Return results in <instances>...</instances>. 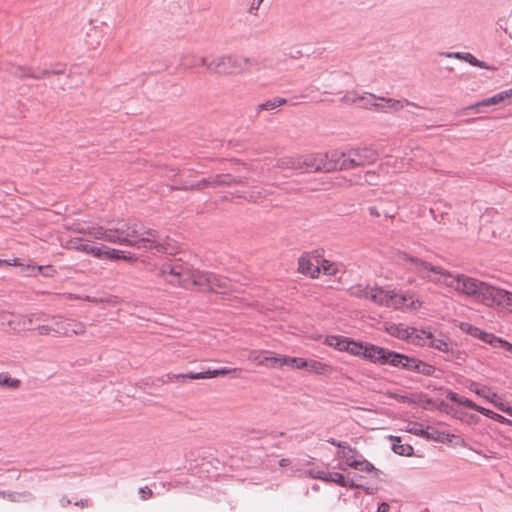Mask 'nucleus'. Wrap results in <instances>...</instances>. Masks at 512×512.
I'll list each match as a JSON object with an SVG mask.
<instances>
[{"instance_id":"nucleus-45","label":"nucleus","mask_w":512,"mask_h":512,"mask_svg":"<svg viewBox=\"0 0 512 512\" xmlns=\"http://www.w3.org/2000/svg\"><path fill=\"white\" fill-rule=\"evenodd\" d=\"M263 1L264 0H252V2L249 5L248 12L250 14H254L255 15Z\"/></svg>"},{"instance_id":"nucleus-16","label":"nucleus","mask_w":512,"mask_h":512,"mask_svg":"<svg viewBox=\"0 0 512 512\" xmlns=\"http://www.w3.org/2000/svg\"><path fill=\"white\" fill-rule=\"evenodd\" d=\"M52 326L54 334L59 336L79 335L85 332V325L73 319L62 317H52Z\"/></svg>"},{"instance_id":"nucleus-47","label":"nucleus","mask_w":512,"mask_h":512,"mask_svg":"<svg viewBox=\"0 0 512 512\" xmlns=\"http://www.w3.org/2000/svg\"><path fill=\"white\" fill-rule=\"evenodd\" d=\"M262 198V193L260 191H252L249 200L258 202Z\"/></svg>"},{"instance_id":"nucleus-24","label":"nucleus","mask_w":512,"mask_h":512,"mask_svg":"<svg viewBox=\"0 0 512 512\" xmlns=\"http://www.w3.org/2000/svg\"><path fill=\"white\" fill-rule=\"evenodd\" d=\"M237 179L229 174H221L216 175L214 177H209L207 179H203L196 184H192L190 189H201L207 186H215V185H232L237 183Z\"/></svg>"},{"instance_id":"nucleus-17","label":"nucleus","mask_w":512,"mask_h":512,"mask_svg":"<svg viewBox=\"0 0 512 512\" xmlns=\"http://www.w3.org/2000/svg\"><path fill=\"white\" fill-rule=\"evenodd\" d=\"M396 367H401L408 371H414L427 376L432 375L435 371L434 366L401 353Z\"/></svg>"},{"instance_id":"nucleus-6","label":"nucleus","mask_w":512,"mask_h":512,"mask_svg":"<svg viewBox=\"0 0 512 512\" xmlns=\"http://www.w3.org/2000/svg\"><path fill=\"white\" fill-rule=\"evenodd\" d=\"M488 286L489 284L464 274H450V289L461 295L475 297L481 303Z\"/></svg>"},{"instance_id":"nucleus-56","label":"nucleus","mask_w":512,"mask_h":512,"mask_svg":"<svg viewBox=\"0 0 512 512\" xmlns=\"http://www.w3.org/2000/svg\"><path fill=\"white\" fill-rule=\"evenodd\" d=\"M386 216H388V217H392L393 215H392V214H389V213H386Z\"/></svg>"},{"instance_id":"nucleus-25","label":"nucleus","mask_w":512,"mask_h":512,"mask_svg":"<svg viewBox=\"0 0 512 512\" xmlns=\"http://www.w3.org/2000/svg\"><path fill=\"white\" fill-rule=\"evenodd\" d=\"M500 104H504V105L508 104L503 91L476 103L475 105L471 106L470 108L473 109L475 112L479 113L481 111L480 108L483 106L500 105Z\"/></svg>"},{"instance_id":"nucleus-37","label":"nucleus","mask_w":512,"mask_h":512,"mask_svg":"<svg viewBox=\"0 0 512 512\" xmlns=\"http://www.w3.org/2000/svg\"><path fill=\"white\" fill-rule=\"evenodd\" d=\"M4 497H7L12 502H20V501H30L33 496L30 492H11V493H2Z\"/></svg>"},{"instance_id":"nucleus-35","label":"nucleus","mask_w":512,"mask_h":512,"mask_svg":"<svg viewBox=\"0 0 512 512\" xmlns=\"http://www.w3.org/2000/svg\"><path fill=\"white\" fill-rule=\"evenodd\" d=\"M112 250L113 249L105 245L95 243L93 246V250H91V255L99 259H109V255Z\"/></svg>"},{"instance_id":"nucleus-7","label":"nucleus","mask_w":512,"mask_h":512,"mask_svg":"<svg viewBox=\"0 0 512 512\" xmlns=\"http://www.w3.org/2000/svg\"><path fill=\"white\" fill-rule=\"evenodd\" d=\"M456 325L460 328L464 333L482 341L483 343L489 345L493 349H503L508 354L512 355V343L506 341L505 339L496 336L491 332H487L481 328L473 326L470 323L459 322Z\"/></svg>"},{"instance_id":"nucleus-20","label":"nucleus","mask_w":512,"mask_h":512,"mask_svg":"<svg viewBox=\"0 0 512 512\" xmlns=\"http://www.w3.org/2000/svg\"><path fill=\"white\" fill-rule=\"evenodd\" d=\"M475 393L487 400L500 411L512 417V406L505 404L502 397L499 396L496 392L492 391L490 388L480 387L475 389Z\"/></svg>"},{"instance_id":"nucleus-15","label":"nucleus","mask_w":512,"mask_h":512,"mask_svg":"<svg viewBox=\"0 0 512 512\" xmlns=\"http://www.w3.org/2000/svg\"><path fill=\"white\" fill-rule=\"evenodd\" d=\"M325 343L339 351H346L354 356L362 357L365 344L362 342L351 340L344 336L330 335L326 337Z\"/></svg>"},{"instance_id":"nucleus-2","label":"nucleus","mask_w":512,"mask_h":512,"mask_svg":"<svg viewBox=\"0 0 512 512\" xmlns=\"http://www.w3.org/2000/svg\"><path fill=\"white\" fill-rule=\"evenodd\" d=\"M159 275L166 282L185 289L195 286L201 291L225 293L232 288L231 281L226 277L194 270L190 264L181 259L169 260L163 263L159 269Z\"/></svg>"},{"instance_id":"nucleus-31","label":"nucleus","mask_w":512,"mask_h":512,"mask_svg":"<svg viewBox=\"0 0 512 512\" xmlns=\"http://www.w3.org/2000/svg\"><path fill=\"white\" fill-rule=\"evenodd\" d=\"M392 450L401 456H411L413 454V447L409 444L401 443L399 437H394V442L392 444Z\"/></svg>"},{"instance_id":"nucleus-27","label":"nucleus","mask_w":512,"mask_h":512,"mask_svg":"<svg viewBox=\"0 0 512 512\" xmlns=\"http://www.w3.org/2000/svg\"><path fill=\"white\" fill-rule=\"evenodd\" d=\"M209 64L206 57H198L196 55H187L182 58L181 66L184 69H192L195 67L205 66Z\"/></svg>"},{"instance_id":"nucleus-34","label":"nucleus","mask_w":512,"mask_h":512,"mask_svg":"<svg viewBox=\"0 0 512 512\" xmlns=\"http://www.w3.org/2000/svg\"><path fill=\"white\" fill-rule=\"evenodd\" d=\"M371 286L369 285H355L350 288V294L354 297L361 299H369L370 298Z\"/></svg>"},{"instance_id":"nucleus-36","label":"nucleus","mask_w":512,"mask_h":512,"mask_svg":"<svg viewBox=\"0 0 512 512\" xmlns=\"http://www.w3.org/2000/svg\"><path fill=\"white\" fill-rule=\"evenodd\" d=\"M20 380L11 378L8 373H0V386L11 389H17L20 386Z\"/></svg>"},{"instance_id":"nucleus-9","label":"nucleus","mask_w":512,"mask_h":512,"mask_svg":"<svg viewBox=\"0 0 512 512\" xmlns=\"http://www.w3.org/2000/svg\"><path fill=\"white\" fill-rule=\"evenodd\" d=\"M331 151L325 154H311L298 158L300 172H330L336 170V161H332Z\"/></svg>"},{"instance_id":"nucleus-46","label":"nucleus","mask_w":512,"mask_h":512,"mask_svg":"<svg viewBox=\"0 0 512 512\" xmlns=\"http://www.w3.org/2000/svg\"><path fill=\"white\" fill-rule=\"evenodd\" d=\"M139 494L143 500H146L152 496L153 492L149 487H143V488H140Z\"/></svg>"},{"instance_id":"nucleus-10","label":"nucleus","mask_w":512,"mask_h":512,"mask_svg":"<svg viewBox=\"0 0 512 512\" xmlns=\"http://www.w3.org/2000/svg\"><path fill=\"white\" fill-rule=\"evenodd\" d=\"M403 257L413 265L414 270L420 275V277L435 283L441 282L442 280L446 281L448 275L442 268L406 254H403Z\"/></svg>"},{"instance_id":"nucleus-28","label":"nucleus","mask_w":512,"mask_h":512,"mask_svg":"<svg viewBox=\"0 0 512 512\" xmlns=\"http://www.w3.org/2000/svg\"><path fill=\"white\" fill-rule=\"evenodd\" d=\"M405 430L411 434L416 436H421L424 438H431L432 433L429 431V427H425L423 424L418 422H409L407 423Z\"/></svg>"},{"instance_id":"nucleus-23","label":"nucleus","mask_w":512,"mask_h":512,"mask_svg":"<svg viewBox=\"0 0 512 512\" xmlns=\"http://www.w3.org/2000/svg\"><path fill=\"white\" fill-rule=\"evenodd\" d=\"M248 359L258 366L277 368L278 356L269 351L252 350L248 355Z\"/></svg>"},{"instance_id":"nucleus-41","label":"nucleus","mask_w":512,"mask_h":512,"mask_svg":"<svg viewBox=\"0 0 512 512\" xmlns=\"http://www.w3.org/2000/svg\"><path fill=\"white\" fill-rule=\"evenodd\" d=\"M453 56L458 58V59H464V60H466L467 62H469L470 64H472L474 66H478V67H481V68H487V66L483 62H480L473 55H471L469 53H466L463 56H461L459 53H455Z\"/></svg>"},{"instance_id":"nucleus-32","label":"nucleus","mask_w":512,"mask_h":512,"mask_svg":"<svg viewBox=\"0 0 512 512\" xmlns=\"http://www.w3.org/2000/svg\"><path fill=\"white\" fill-rule=\"evenodd\" d=\"M11 73H13L17 77L28 76V77L39 79V78L45 76L46 74H49L50 72L47 70H44L41 72V74H36V73L32 72L30 68L17 66V67H12Z\"/></svg>"},{"instance_id":"nucleus-53","label":"nucleus","mask_w":512,"mask_h":512,"mask_svg":"<svg viewBox=\"0 0 512 512\" xmlns=\"http://www.w3.org/2000/svg\"><path fill=\"white\" fill-rule=\"evenodd\" d=\"M291 463H292V462H291V460H290V459H285V458H283V459H281V460L279 461V466H281V467H286V466L290 465Z\"/></svg>"},{"instance_id":"nucleus-39","label":"nucleus","mask_w":512,"mask_h":512,"mask_svg":"<svg viewBox=\"0 0 512 512\" xmlns=\"http://www.w3.org/2000/svg\"><path fill=\"white\" fill-rule=\"evenodd\" d=\"M321 271L326 275H336L338 269L335 263L325 259H320V272Z\"/></svg>"},{"instance_id":"nucleus-40","label":"nucleus","mask_w":512,"mask_h":512,"mask_svg":"<svg viewBox=\"0 0 512 512\" xmlns=\"http://www.w3.org/2000/svg\"><path fill=\"white\" fill-rule=\"evenodd\" d=\"M323 481L327 483H335L341 486L345 484V477L338 472H326V477L323 479Z\"/></svg>"},{"instance_id":"nucleus-43","label":"nucleus","mask_w":512,"mask_h":512,"mask_svg":"<svg viewBox=\"0 0 512 512\" xmlns=\"http://www.w3.org/2000/svg\"><path fill=\"white\" fill-rule=\"evenodd\" d=\"M36 329H37V331H38V333L40 335H48V334H51V333L54 334V329H53L52 324H50V325H39Z\"/></svg>"},{"instance_id":"nucleus-8","label":"nucleus","mask_w":512,"mask_h":512,"mask_svg":"<svg viewBox=\"0 0 512 512\" xmlns=\"http://www.w3.org/2000/svg\"><path fill=\"white\" fill-rule=\"evenodd\" d=\"M248 59L239 55L217 56L207 65V70L215 74H233L247 67Z\"/></svg>"},{"instance_id":"nucleus-55","label":"nucleus","mask_w":512,"mask_h":512,"mask_svg":"<svg viewBox=\"0 0 512 512\" xmlns=\"http://www.w3.org/2000/svg\"><path fill=\"white\" fill-rule=\"evenodd\" d=\"M81 505H82V506H87V505H88V500L81 501Z\"/></svg>"},{"instance_id":"nucleus-49","label":"nucleus","mask_w":512,"mask_h":512,"mask_svg":"<svg viewBox=\"0 0 512 512\" xmlns=\"http://www.w3.org/2000/svg\"><path fill=\"white\" fill-rule=\"evenodd\" d=\"M390 506L389 504L383 502L379 505L377 512H389Z\"/></svg>"},{"instance_id":"nucleus-4","label":"nucleus","mask_w":512,"mask_h":512,"mask_svg":"<svg viewBox=\"0 0 512 512\" xmlns=\"http://www.w3.org/2000/svg\"><path fill=\"white\" fill-rule=\"evenodd\" d=\"M369 300L377 305L392 307L395 309H417L420 306L419 301L412 300V297L410 296L399 294L394 290L384 289L378 286L371 287Z\"/></svg>"},{"instance_id":"nucleus-51","label":"nucleus","mask_w":512,"mask_h":512,"mask_svg":"<svg viewBox=\"0 0 512 512\" xmlns=\"http://www.w3.org/2000/svg\"><path fill=\"white\" fill-rule=\"evenodd\" d=\"M369 214L372 216V217H379L380 216V212L378 211V209L376 207H369Z\"/></svg>"},{"instance_id":"nucleus-42","label":"nucleus","mask_w":512,"mask_h":512,"mask_svg":"<svg viewBox=\"0 0 512 512\" xmlns=\"http://www.w3.org/2000/svg\"><path fill=\"white\" fill-rule=\"evenodd\" d=\"M307 476L313 479L322 480L326 477V471L319 468H311L305 472Z\"/></svg>"},{"instance_id":"nucleus-21","label":"nucleus","mask_w":512,"mask_h":512,"mask_svg":"<svg viewBox=\"0 0 512 512\" xmlns=\"http://www.w3.org/2000/svg\"><path fill=\"white\" fill-rule=\"evenodd\" d=\"M298 270L311 278L318 277L320 274V259L310 254L302 255L298 261Z\"/></svg>"},{"instance_id":"nucleus-26","label":"nucleus","mask_w":512,"mask_h":512,"mask_svg":"<svg viewBox=\"0 0 512 512\" xmlns=\"http://www.w3.org/2000/svg\"><path fill=\"white\" fill-rule=\"evenodd\" d=\"M307 365V360L299 357L278 356L277 367L289 366L292 368L303 369Z\"/></svg>"},{"instance_id":"nucleus-5","label":"nucleus","mask_w":512,"mask_h":512,"mask_svg":"<svg viewBox=\"0 0 512 512\" xmlns=\"http://www.w3.org/2000/svg\"><path fill=\"white\" fill-rule=\"evenodd\" d=\"M350 99L349 96H346ZM353 102L356 100H362V106L365 109L375 110L381 113H396L404 108L405 105L418 107L415 103L408 101L407 99H394L376 96L374 94H368V97L359 96L357 98H351Z\"/></svg>"},{"instance_id":"nucleus-29","label":"nucleus","mask_w":512,"mask_h":512,"mask_svg":"<svg viewBox=\"0 0 512 512\" xmlns=\"http://www.w3.org/2000/svg\"><path fill=\"white\" fill-rule=\"evenodd\" d=\"M287 102L288 100L286 98L275 97L257 105L256 111L257 113H260L261 111H272L282 105H285Z\"/></svg>"},{"instance_id":"nucleus-19","label":"nucleus","mask_w":512,"mask_h":512,"mask_svg":"<svg viewBox=\"0 0 512 512\" xmlns=\"http://www.w3.org/2000/svg\"><path fill=\"white\" fill-rule=\"evenodd\" d=\"M450 402H453V403H458V404H463V405H466L478 412H480L481 414L491 418V419H494L500 423H503V424H512V422L510 420H508L507 418H505L504 416H502L501 414H498V413H495L487 408H484V407H481V406H478L476 404H474L473 402H471L470 400L464 398V397H458L456 396L455 394L451 393L450 392Z\"/></svg>"},{"instance_id":"nucleus-22","label":"nucleus","mask_w":512,"mask_h":512,"mask_svg":"<svg viewBox=\"0 0 512 512\" xmlns=\"http://www.w3.org/2000/svg\"><path fill=\"white\" fill-rule=\"evenodd\" d=\"M418 339L414 340L418 346H428L446 352L448 350V342L444 339L437 338L433 333L422 330Z\"/></svg>"},{"instance_id":"nucleus-14","label":"nucleus","mask_w":512,"mask_h":512,"mask_svg":"<svg viewBox=\"0 0 512 512\" xmlns=\"http://www.w3.org/2000/svg\"><path fill=\"white\" fill-rule=\"evenodd\" d=\"M240 369L238 368H219L214 370H206L204 372L198 373H187V374H167L168 381H185L187 379L196 380V379H206V378H214L217 376H225L227 374H233V377L239 376Z\"/></svg>"},{"instance_id":"nucleus-54","label":"nucleus","mask_w":512,"mask_h":512,"mask_svg":"<svg viewBox=\"0 0 512 512\" xmlns=\"http://www.w3.org/2000/svg\"><path fill=\"white\" fill-rule=\"evenodd\" d=\"M328 442L337 447H338V443H340L339 441H336L335 439H329Z\"/></svg>"},{"instance_id":"nucleus-44","label":"nucleus","mask_w":512,"mask_h":512,"mask_svg":"<svg viewBox=\"0 0 512 512\" xmlns=\"http://www.w3.org/2000/svg\"><path fill=\"white\" fill-rule=\"evenodd\" d=\"M304 368L310 371L318 372L322 368V364L318 361L311 360L307 361V365Z\"/></svg>"},{"instance_id":"nucleus-18","label":"nucleus","mask_w":512,"mask_h":512,"mask_svg":"<svg viewBox=\"0 0 512 512\" xmlns=\"http://www.w3.org/2000/svg\"><path fill=\"white\" fill-rule=\"evenodd\" d=\"M387 332L398 339L405 340L411 344L416 345V342L414 340H417L420 336V332L422 330H418L414 327H409L405 324L399 323V324H390L386 328Z\"/></svg>"},{"instance_id":"nucleus-12","label":"nucleus","mask_w":512,"mask_h":512,"mask_svg":"<svg viewBox=\"0 0 512 512\" xmlns=\"http://www.w3.org/2000/svg\"><path fill=\"white\" fill-rule=\"evenodd\" d=\"M338 447L340 450L337 452V455L344 459L347 466L362 472H372L375 470V467L359 455L354 448L345 443H338Z\"/></svg>"},{"instance_id":"nucleus-13","label":"nucleus","mask_w":512,"mask_h":512,"mask_svg":"<svg viewBox=\"0 0 512 512\" xmlns=\"http://www.w3.org/2000/svg\"><path fill=\"white\" fill-rule=\"evenodd\" d=\"M482 303L487 306L500 307L510 313L512 310V292L489 285L486 288Z\"/></svg>"},{"instance_id":"nucleus-52","label":"nucleus","mask_w":512,"mask_h":512,"mask_svg":"<svg viewBox=\"0 0 512 512\" xmlns=\"http://www.w3.org/2000/svg\"><path fill=\"white\" fill-rule=\"evenodd\" d=\"M503 93L505 95L507 103H509L510 99L512 98V87L510 89L504 90Z\"/></svg>"},{"instance_id":"nucleus-50","label":"nucleus","mask_w":512,"mask_h":512,"mask_svg":"<svg viewBox=\"0 0 512 512\" xmlns=\"http://www.w3.org/2000/svg\"><path fill=\"white\" fill-rule=\"evenodd\" d=\"M480 235L481 237L485 240V241H490V237L488 236L487 234V229L486 227L482 226L480 228Z\"/></svg>"},{"instance_id":"nucleus-48","label":"nucleus","mask_w":512,"mask_h":512,"mask_svg":"<svg viewBox=\"0 0 512 512\" xmlns=\"http://www.w3.org/2000/svg\"><path fill=\"white\" fill-rule=\"evenodd\" d=\"M345 484L342 485L343 487H350V488H358L360 485L356 484L353 480H349L345 478Z\"/></svg>"},{"instance_id":"nucleus-30","label":"nucleus","mask_w":512,"mask_h":512,"mask_svg":"<svg viewBox=\"0 0 512 512\" xmlns=\"http://www.w3.org/2000/svg\"><path fill=\"white\" fill-rule=\"evenodd\" d=\"M276 166L282 170L299 171L300 164L298 163V158L283 157L277 160Z\"/></svg>"},{"instance_id":"nucleus-11","label":"nucleus","mask_w":512,"mask_h":512,"mask_svg":"<svg viewBox=\"0 0 512 512\" xmlns=\"http://www.w3.org/2000/svg\"><path fill=\"white\" fill-rule=\"evenodd\" d=\"M400 353L373 345L365 344L362 358L381 365L389 364L396 367Z\"/></svg>"},{"instance_id":"nucleus-1","label":"nucleus","mask_w":512,"mask_h":512,"mask_svg":"<svg viewBox=\"0 0 512 512\" xmlns=\"http://www.w3.org/2000/svg\"><path fill=\"white\" fill-rule=\"evenodd\" d=\"M73 231L83 234L84 237L71 238L67 247L85 254L91 255L94 242L92 240H101L104 242L118 244L138 249L155 250L156 253L172 254L174 246L167 240L158 239L156 231L147 229L137 223L119 221L112 226H88L76 227Z\"/></svg>"},{"instance_id":"nucleus-38","label":"nucleus","mask_w":512,"mask_h":512,"mask_svg":"<svg viewBox=\"0 0 512 512\" xmlns=\"http://www.w3.org/2000/svg\"><path fill=\"white\" fill-rule=\"evenodd\" d=\"M109 259H113V260L123 259L128 262H133L136 260V257L130 252L113 249L110 252Z\"/></svg>"},{"instance_id":"nucleus-3","label":"nucleus","mask_w":512,"mask_h":512,"mask_svg":"<svg viewBox=\"0 0 512 512\" xmlns=\"http://www.w3.org/2000/svg\"><path fill=\"white\" fill-rule=\"evenodd\" d=\"M331 157L336 161V170H350L373 164L378 159V152L372 147H358L345 152L333 150Z\"/></svg>"},{"instance_id":"nucleus-33","label":"nucleus","mask_w":512,"mask_h":512,"mask_svg":"<svg viewBox=\"0 0 512 512\" xmlns=\"http://www.w3.org/2000/svg\"><path fill=\"white\" fill-rule=\"evenodd\" d=\"M47 317L46 315H37L32 314L29 316H22L21 322L19 325L21 326V329L23 330H31L33 329L34 321H46Z\"/></svg>"}]
</instances>
